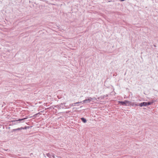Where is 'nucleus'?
Masks as SVG:
<instances>
[{
  "label": "nucleus",
  "instance_id": "1",
  "mask_svg": "<svg viewBox=\"0 0 158 158\" xmlns=\"http://www.w3.org/2000/svg\"><path fill=\"white\" fill-rule=\"evenodd\" d=\"M93 99L91 98H89L88 99H86L83 102L85 103H89Z\"/></svg>",
  "mask_w": 158,
  "mask_h": 158
},
{
  "label": "nucleus",
  "instance_id": "2",
  "mask_svg": "<svg viewBox=\"0 0 158 158\" xmlns=\"http://www.w3.org/2000/svg\"><path fill=\"white\" fill-rule=\"evenodd\" d=\"M147 106V102H143L139 104V106L140 107L143 106Z\"/></svg>",
  "mask_w": 158,
  "mask_h": 158
},
{
  "label": "nucleus",
  "instance_id": "3",
  "mask_svg": "<svg viewBox=\"0 0 158 158\" xmlns=\"http://www.w3.org/2000/svg\"><path fill=\"white\" fill-rule=\"evenodd\" d=\"M131 102L125 100V106H131Z\"/></svg>",
  "mask_w": 158,
  "mask_h": 158
},
{
  "label": "nucleus",
  "instance_id": "4",
  "mask_svg": "<svg viewBox=\"0 0 158 158\" xmlns=\"http://www.w3.org/2000/svg\"><path fill=\"white\" fill-rule=\"evenodd\" d=\"M138 106V105L136 103H135V102H131V106Z\"/></svg>",
  "mask_w": 158,
  "mask_h": 158
},
{
  "label": "nucleus",
  "instance_id": "5",
  "mask_svg": "<svg viewBox=\"0 0 158 158\" xmlns=\"http://www.w3.org/2000/svg\"><path fill=\"white\" fill-rule=\"evenodd\" d=\"M155 102V101L152 100L151 102H147V106L152 105L153 104V103Z\"/></svg>",
  "mask_w": 158,
  "mask_h": 158
},
{
  "label": "nucleus",
  "instance_id": "6",
  "mask_svg": "<svg viewBox=\"0 0 158 158\" xmlns=\"http://www.w3.org/2000/svg\"><path fill=\"white\" fill-rule=\"evenodd\" d=\"M118 102L119 103H120L122 105H125V101L122 102V101H118Z\"/></svg>",
  "mask_w": 158,
  "mask_h": 158
},
{
  "label": "nucleus",
  "instance_id": "7",
  "mask_svg": "<svg viewBox=\"0 0 158 158\" xmlns=\"http://www.w3.org/2000/svg\"><path fill=\"white\" fill-rule=\"evenodd\" d=\"M81 119L82 120V121L84 123H85L86 122V119L84 118H81Z\"/></svg>",
  "mask_w": 158,
  "mask_h": 158
},
{
  "label": "nucleus",
  "instance_id": "8",
  "mask_svg": "<svg viewBox=\"0 0 158 158\" xmlns=\"http://www.w3.org/2000/svg\"><path fill=\"white\" fill-rule=\"evenodd\" d=\"M27 119V118H23V119H19L18 120H16V121H22V120H24V119Z\"/></svg>",
  "mask_w": 158,
  "mask_h": 158
},
{
  "label": "nucleus",
  "instance_id": "9",
  "mask_svg": "<svg viewBox=\"0 0 158 158\" xmlns=\"http://www.w3.org/2000/svg\"><path fill=\"white\" fill-rule=\"evenodd\" d=\"M64 106V104L63 103V104H61L60 105V106L62 108H64V106Z\"/></svg>",
  "mask_w": 158,
  "mask_h": 158
},
{
  "label": "nucleus",
  "instance_id": "10",
  "mask_svg": "<svg viewBox=\"0 0 158 158\" xmlns=\"http://www.w3.org/2000/svg\"><path fill=\"white\" fill-rule=\"evenodd\" d=\"M14 130V131H17V130H20V128H18L16 129H15Z\"/></svg>",
  "mask_w": 158,
  "mask_h": 158
},
{
  "label": "nucleus",
  "instance_id": "11",
  "mask_svg": "<svg viewBox=\"0 0 158 158\" xmlns=\"http://www.w3.org/2000/svg\"><path fill=\"white\" fill-rule=\"evenodd\" d=\"M75 104H74H74H70V106H75Z\"/></svg>",
  "mask_w": 158,
  "mask_h": 158
},
{
  "label": "nucleus",
  "instance_id": "12",
  "mask_svg": "<svg viewBox=\"0 0 158 158\" xmlns=\"http://www.w3.org/2000/svg\"><path fill=\"white\" fill-rule=\"evenodd\" d=\"M81 102H76V103H74V104H78V103H81Z\"/></svg>",
  "mask_w": 158,
  "mask_h": 158
},
{
  "label": "nucleus",
  "instance_id": "13",
  "mask_svg": "<svg viewBox=\"0 0 158 158\" xmlns=\"http://www.w3.org/2000/svg\"><path fill=\"white\" fill-rule=\"evenodd\" d=\"M23 129H24V128H23V127H21L20 128V130Z\"/></svg>",
  "mask_w": 158,
  "mask_h": 158
},
{
  "label": "nucleus",
  "instance_id": "14",
  "mask_svg": "<svg viewBox=\"0 0 158 158\" xmlns=\"http://www.w3.org/2000/svg\"><path fill=\"white\" fill-rule=\"evenodd\" d=\"M52 157H53V158H54V156H52Z\"/></svg>",
  "mask_w": 158,
  "mask_h": 158
},
{
  "label": "nucleus",
  "instance_id": "15",
  "mask_svg": "<svg viewBox=\"0 0 158 158\" xmlns=\"http://www.w3.org/2000/svg\"><path fill=\"white\" fill-rule=\"evenodd\" d=\"M35 114V115H37V114Z\"/></svg>",
  "mask_w": 158,
  "mask_h": 158
}]
</instances>
